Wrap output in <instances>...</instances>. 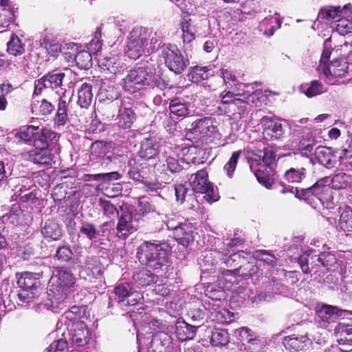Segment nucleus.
I'll use <instances>...</instances> for the list:
<instances>
[{"label":"nucleus","instance_id":"54","mask_svg":"<svg viewBox=\"0 0 352 352\" xmlns=\"http://www.w3.org/2000/svg\"><path fill=\"white\" fill-rule=\"evenodd\" d=\"M58 134L47 129H42L41 135L35 138L34 141H39L45 143L46 144V147L48 148L50 144H53L54 142L58 141Z\"/></svg>","mask_w":352,"mask_h":352},{"label":"nucleus","instance_id":"15","mask_svg":"<svg viewBox=\"0 0 352 352\" xmlns=\"http://www.w3.org/2000/svg\"><path fill=\"white\" fill-rule=\"evenodd\" d=\"M23 157L39 166H49L54 156L45 143L34 141L33 147L23 153Z\"/></svg>","mask_w":352,"mask_h":352},{"label":"nucleus","instance_id":"16","mask_svg":"<svg viewBox=\"0 0 352 352\" xmlns=\"http://www.w3.org/2000/svg\"><path fill=\"white\" fill-rule=\"evenodd\" d=\"M138 226V221L133 218L132 213L127 210H122L121 214L118 217L116 235L120 239H126L137 230Z\"/></svg>","mask_w":352,"mask_h":352},{"label":"nucleus","instance_id":"10","mask_svg":"<svg viewBox=\"0 0 352 352\" xmlns=\"http://www.w3.org/2000/svg\"><path fill=\"white\" fill-rule=\"evenodd\" d=\"M166 225L173 231L175 239L184 246H188L194 239L193 228L190 223L181 222L175 214L166 215Z\"/></svg>","mask_w":352,"mask_h":352},{"label":"nucleus","instance_id":"49","mask_svg":"<svg viewBox=\"0 0 352 352\" xmlns=\"http://www.w3.org/2000/svg\"><path fill=\"white\" fill-rule=\"evenodd\" d=\"M38 130V127L32 125L23 126L15 133V137L20 142H27L32 140Z\"/></svg>","mask_w":352,"mask_h":352},{"label":"nucleus","instance_id":"35","mask_svg":"<svg viewBox=\"0 0 352 352\" xmlns=\"http://www.w3.org/2000/svg\"><path fill=\"white\" fill-rule=\"evenodd\" d=\"M118 125L122 129H129L136 119L135 113L131 108H124L119 111Z\"/></svg>","mask_w":352,"mask_h":352},{"label":"nucleus","instance_id":"28","mask_svg":"<svg viewBox=\"0 0 352 352\" xmlns=\"http://www.w3.org/2000/svg\"><path fill=\"white\" fill-rule=\"evenodd\" d=\"M84 268L87 275L91 278H98L103 273V267L97 256H87Z\"/></svg>","mask_w":352,"mask_h":352},{"label":"nucleus","instance_id":"55","mask_svg":"<svg viewBox=\"0 0 352 352\" xmlns=\"http://www.w3.org/2000/svg\"><path fill=\"white\" fill-rule=\"evenodd\" d=\"M101 38V28H97L93 38L89 43L87 46L89 51L92 54H97L101 50L102 45V41Z\"/></svg>","mask_w":352,"mask_h":352},{"label":"nucleus","instance_id":"46","mask_svg":"<svg viewBox=\"0 0 352 352\" xmlns=\"http://www.w3.org/2000/svg\"><path fill=\"white\" fill-rule=\"evenodd\" d=\"M330 177H326L317 181L312 186L314 197L320 201L322 199V195L329 190Z\"/></svg>","mask_w":352,"mask_h":352},{"label":"nucleus","instance_id":"3","mask_svg":"<svg viewBox=\"0 0 352 352\" xmlns=\"http://www.w3.org/2000/svg\"><path fill=\"white\" fill-rule=\"evenodd\" d=\"M51 283L56 287V292H53L52 294H48L50 298L48 299L49 302L45 303V306L54 311L56 309H62L68 292L75 285L76 278L69 270L57 267L53 271Z\"/></svg>","mask_w":352,"mask_h":352},{"label":"nucleus","instance_id":"37","mask_svg":"<svg viewBox=\"0 0 352 352\" xmlns=\"http://www.w3.org/2000/svg\"><path fill=\"white\" fill-rule=\"evenodd\" d=\"M74 253L69 244H63L57 248L54 256L55 261L60 263H66L73 261Z\"/></svg>","mask_w":352,"mask_h":352},{"label":"nucleus","instance_id":"23","mask_svg":"<svg viewBox=\"0 0 352 352\" xmlns=\"http://www.w3.org/2000/svg\"><path fill=\"white\" fill-rule=\"evenodd\" d=\"M98 67L102 72L114 75L120 74L124 70L123 63L115 56L99 59Z\"/></svg>","mask_w":352,"mask_h":352},{"label":"nucleus","instance_id":"45","mask_svg":"<svg viewBox=\"0 0 352 352\" xmlns=\"http://www.w3.org/2000/svg\"><path fill=\"white\" fill-rule=\"evenodd\" d=\"M285 179L289 183H300L306 177L305 168H291L284 175Z\"/></svg>","mask_w":352,"mask_h":352},{"label":"nucleus","instance_id":"25","mask_svg":"<svg viewBox=\"0 0 352 352\" xmlns=\"http://www.w3.org/2000/svg\"><path fill=\"white\" fill-rule=\"evenodd\" d=\"M159 147V142L155 138H145L141 144L139 156L146 160L153 159L157 155Z\"/></svg>","mask_w":352,"mask_h":352},{"label":"nucleus","instance_id":"1","mask_svg":"<svg viewBox=\"0 0 352 352\" xmlns=\"http://www.w3.org/2000/svg\"><path fill=\"white\" fill-rule=\"evenodd\" d=\"M120 85L125 91L134 94L147 87L163 90L168 83L159 75L153 74L148 66L136 65L128 71L121 80Z\"/></svg>","mask_w":352,"mask_h":352},{"label":"nucleus","instance_id":"38","mask_svg":"<svg viewBox=\"0 0 352 352\" xmlns=\"http://www.w3.org/2000/svg\"><path fill=\"white\" fill-rule=\"evenodd\" d=\"M147 339L151 340V344H158L160 343L162 346L165 347L166 349H173V347H170L172 343L171 336L164 331L156 332L154 334L149 333L147 334Z\"/></svg>","mask_w":352,"mask_h":352},{"label":"nucleus","instance_id":"60","mask_svg":"<svg viewBox=\"0 0 352 352\" xmlns=\"http://www.w3.org/2000/svg\"><path fill=\"white\" fill-rule=\"evenodd\" d=\"M253 256L258 261L263 262L270 266H274L276 258L274 255L267 253L266 251L259 250L254 253Z\"/></svg>","mask_w":352,"mask_h":352},{"label":"nucleus","instance_id":"8","mask_svg":"<svg viewBox=\"0 0 352 352\" xmlns=\"http://www.w3.org/2000/svg\"><path fill=\"white\" fill-rule=\"evenodd\" d=\"M150 34L142 28H133L129 33L125 49L126 55L131 59L137 60L147 52Z\"/></svg>","mask_w":352,"mask_h":352},{"label":"nucleus","instance_id":"22","mask_svg":"<svg viewBox=\"0 0 352 352\" xmlns=\"http://www.w3.org/2000/svg\"><path fill=\"white\" fill-rule=\"evenodd\" d=\"M314 155L318 162L327 168L334 167L336 164L335 155L330 147L318 146L315 150Z\"/></svg>","mask_w":352,"mask_h":352},{"label":"nucleus","instance_id":"36","mask_svg":"<svg viewBox=\"0 0 352 352\" xmlns=\"http://www.w3.org/2000/svg\"><path fill=\"white\" fill-rule=\"evenodd\" d=\"M129 177L135 181L146 184V177L144 175L142 164H139L135 159H130L128 162Z\"/></svg>","mask_w":352,"mask_h":352},{"label":"nucleus","instance_id":"11","mask_svg":"<svg viewBox=\"0 0 352 352\" xmlns=\"http://www.w3.org/2000/svg\"><path fill=\"white\" fill-rule=\"evenodd\" d=\"M65 77V73L58 69H54L34 81V95H40L44 89H51L62 93H65V89L62 88L63 81Z\"/></svg>","mask_w":352,"mask_h":352},{"label":"nucleus","instance_id":"12","mask_svg":"<svg viewBox=\"0 0 352 352\" xmlns=\"http://www.w3.org/2000/svg\"><path fill=\"white\" fill-rule=\"evenodd\" d=\"M190 131L195 136L206 143L211 142L220 137L217 126L210 117H205L192 122Z\"/></svg>","mask_w":352,"mask_h":352},{"label":"nucleus","instance_id":"53","mask_svg":"<svg viewBox=\"0 0 352 352\" xmlns=\"http://www.w3.org/2000/svg\"><path fill=\"white\" fill-rule=\"evenodd\" d=\"M79 231L80 234L86 236L89 240H94L100 235V231L97 230L95 225L87 221L82 223Z\"/></svg>","mask_w":352,"mask_h":352},{"label":"nucleus","instance_id":"19","mask_svg":"<svg viewBox=\"0 0 352 352\" xmlns=\"http://www.w3.org/2000/svg\"><path fill=\"white\" fill-rule=\"evenodd\" d=\"M311 342L306 336L285 337L283 341L286 350L290 352H297L305 350L311 344Z\"/></svg>","mask_w":352,"mask_h":352},{"label":"nucleus","instance_id":"30","mask_svg":"<svg viewBox=\"0 0 352 352\" xmlns=\"http://www.w3.org/2000/svg\"><path fill=\"white\" fill-rule=\"evenodd\" d=\"M41 233L45 239L56 241L61 237L63 230L56 221L48 219L45 221L44 226L42 228Z\"/></svg>","mask_w":352,"mask_h":352},{"label":"nucleus","instance_id":"31","mask_svg":"<svg viewBox=\"0 0 352 352\" xmlns=\"http://www.w3.org/2000/svg\"><path fill=\"white\" fill-rule=\"evenodd\" d=\"M92 85L87 82L82 83L78 89L77 104L81 107L87 109L93 100Z\"/></svg>","mask_w":352,"mask_h":352},{"label":"nucleus","instance_id":"21","mask_svg":"<svg viewBox=\"0 0 352 352\" xmlns=\"http://www.w3.org/2000/svg\"><path fill=\"white\" fill-rule=\"evenodd\" d=\"M318 69L319 72L322 73L328 78L333 76L340 78L348 74L349 65L345 62L338 63L336 61L332 63L330 66L321 64L318 66Z\"/></svg>","mask_w":352,"mask_h":352},{"label":"nucleus","instance_id":"27","mask_svg":"<svg viewBox=\"0 0 352 352\" xmlns=\"http://www.w3.org/2000/svg\"><path fill=\"white\" fill-rule=\"evenodd\" d=\"M197 327L184 320H177L175 324V335L180 341L192 339L196 334Z\"/></svg>","mask_w":352,"mask_h":352},{"label":"nucleus","instance_id":"58","mask_svg":"<svg viewBox=\"0 0 352 352\" xmlns=\"http://www.w3.org/2000/svg\"><path fill=\"white\" fill-rule=\"evenodd\" d=\"M221 76L224 83L228 87H233L238 85V81L234 72L228 68H222L221 69Z\"/></svg>","mask_w":352,"mask_h":352},{"label":"nucleus","instance_id":"7","mask_svg":"<svg viewBox=\"0 0 352 352\" xmlns=\"http://www.w3.org/2000/svg\"><path fill=\"white\" fill-rule=\"evenodd\" d=\"M160 57L165 65L175 74L183 73L190 64L188 58L184 56L177 46L164 43L160 47Z\"/></svg>","mask_w":352,"mask_h":352},{"label":"nucleus","instance_id":"52","mask_svg":"<svg viewBox=\"0 0 352 352\" xmlns=\"http://www.w3.org/2000/svg\"><path fill=\"white\" fill-rule=\"evenodd\" d=\"M181 29L183 32L182 39L184 43H190L195 38V29L190 21H182L181 23Z\"/></svg>","mask_w":352,"mask_h":352},{"label":"nucleus","instance_id":"57","mask_svg":"<svg viewBox=\"0 0 352 352\" xmlns=\"http://www.w3.org/2000/svg\"><path fill=\"white\" fill-rule=\"evenodd\" d=\"M325 91L326 89L324 85L318 80L311 81L306 90L304 91L305 95L309 98L321 94Z\"/></svg>","mask_w":352,"mask_h":352},{"label":"nucleus","instance_id":"4","mask_svg":"<svg viewBox=\"0 0 352 352\" xmlns=\"http://www.w3.org/2000/svg\"><path fill=\"white\" fill-rule=\"evenodd\" d=\"M170 252V247L166 243L144 241L138 248L136 256L142 265L157 270L166 264Z\"/></svg>","mask_w":352,"mask_h":352},{"label":"nucleus","instance_id":"13","mask_svg":"<svg viewBox=\"0 0 352 352\" xmlns=\"http://www.w3.org/2000/svg\"><path fill=\"white\" fill-rule=\"evenodd\" d=\"M208 173L206 170H198L190 177L188 186H191L192 191L196 193L205 194L204 199L212 203L216 201L214 198V188L212 184L208 181Z\"/></svg>","mask_w":352,"mask_h":352},{"label":"nucleus","instance_id":"20","mask_svg":"<svg viewBox=\"0 0 352 352\" xmlns=\"http://www.w3.org/2000/svg\"><path fill=\"white\" fill-rule=\"evenodd\" d=\"M190 103L186 102L182 98H175L169 104L170 113L177 118H184L190 116L192 113Z\"/></svg>","mask_w":352,"mask_h":352},{"label":"nucleus","instance_id":"42","mask_svg":"<svg viewBox=\"0 0 352 352\" xmlns=\"http://www.w3.org/2000/svg\"><path fill=\"white\" fill-rule=\"evenodd\" d=\"M91 52L87 50H80L75 56V62L78 68L88 69L92 66Z\"/></svg>","mask_w":352,"mask_h":352},{"label":"nucleus","instance_id":"48","mask_svg":"<svg viewBox=\"0 0 352 352\" xmlns=\"http://www.w3.org/2000/svg\"><path fill=\"white\" fill-rule=\"evenodd\" d=\"M342 10L340 7H327L320 10L319 16L327 20H338L342 17Z\"/></svg>","mask_w":352,"mask_h":352},{"label":"nucleus","instance_id":"56","mask_svg":"<svg viewBox=\"0 0 352 352\" xmlns=\"http://www.w3.org/2000/svg\"><path fill=\"white\" fill-rule=\"evenodd\" d=\"M188 184H175V192L176 201L180 204H183L186 198L190 195L188 192L192 191V188L188 187Z\"/></svg>","mask_w":352,"mask_h":352},{"label":"nucleus","instance_id":"32","mask_svg":"<svg viewBox=\"0 0 352 352\" xmlns=\"http://www.w3.org/2000/svg\"><path fill=\"white\" fill-rule=\"evenodd\" d=\"M330 184L333 189H346L352 184V175L343 172L337 173L330 178Z\"/></svg>","mask_w":352,"mask_h":352},{"label":"nucleus","instance_id":"50","mask_svg":"<svg viewBox=\"0 0 352 352\" xmlns=\"http://www.w3.org/2000/svg\"><path fill=\"white\" fill-rule=\"evenodd\" d=\"M340 228L345 232H352V210H344L340 217Z\"/></svg>","mask_w":352,"mask_h":352},{"label":"nucleus","instance_id":"9","mask_svg":"<svg viewBox=\"0 0 352 352\" xmlns=\"http://www.w3.org/2000/svg\"><path fill=\"white\" fill-rule=\"evenodd\" d=\"M16 277L17 285L21 289L18 293L19 305L26 306L35 298L40 280L35 274L28 272L20 275L17 274Z\"/></svg>","mask_w":352,"mask_h":352},{"label":"nucleus","instance_id":"61","mask_svg":"<svg viewBox=\"0 0 352 352\" xmlns=\"http://www.w3.org/2000/svg\"><path fill=\"white\" fill-rule=\"evenodd\" d=\"M99 204L103 210L104 214L107 217L111 218L116 214L118 215V211L116 206L108 200L100 199Z\"/></svg>","mask_w":352,"mask_h":352},{"label":"nucleus","instance_id":"64","mask_svg":"<svg viewBox=\"0 0 352 352\" xmlns=\"http://www.w3.org/2000/svg\"><path fill=\"white\" fill-rule=\"evenodd\" d=\"M137 210L140 214L144 215L155 211V206L145 199H142L139 201Z\"/></svg>","mask_w":352,"mask_h":352},{"label":"nucleus","instance_id":"59","mask_svg":"<svg viewBox=\"0 0 352 352\" xmlns=\"http://www.w3.org/2000/svg\"><path fill=\"white\" fill-rule=\"evenodd\" d=\"M241 151H238L232 153L230 160L225 164L223 167L224 171H226L227 175L229 177H232L233 173L236 167L238 160L239 159Z\"/></svg>","mask_w":352,"mask_h":352},{"label":"nucleus","instance_id":"18","mask_svg":"<svg viewBox=\"0 0 352 352\" xmlns=\"http://www.w3.org/2000/svg\"><path fill=\"white\" fill-rule=\"evenodd\" d=\"M341 312L342 310L338 307L324 305L317 310V316L321 325L326 327L327 324L336 322L341 316Z\"/></svg>","mask_w":352,"mask_h":352},{"label":"nucleus","instance_id":"39","mask_svg":"<svg viewBox=\"0 0 352 352\" xmlns=\"http://www.w3.org/2000/svg\"><path fill=\"white\" fill-rule=\"evenodd\" d=\"M228 331L222 329H214L211 332L210 343L214 346H222L229 342Z\"/></svg>","mask_w":352,"mask_h":352},{"label":"nucleus","instance_id":"40","mask_svg":"<svg viewBox=\"0 0 352 352\" xmlns=\"http://www.w3.org/2000/svg\"><path fill=\"white\" fill-rule=\"evenodd\" d=\"M32 113L36 115L47 116L52 113L54 110V106L47 100L43 99L41 101H34L31 105Z\"/></svg>","mask_w":352,"mask_h":352},{"label":"nucleus","instance_id":"6","mask_svg":"<svg viewBox=\"0 0 352 352\" xmlns=\"http://www.w3.org/2000/svg\"><path fill=\"white\" fill-rule=\"evenodd\" d=\"M115 300L110 299L109 307H116L118 309L131 312V308L143 300V295L133 291L129 283L118 284L114 289Z\"/></svg>","mask_w":352,"mask_h":352},{"label":"nucleus","instance_id":"17","mask_svg":"<svg viewBox=\"0 0 352 352\" xmlns=\"http://www.w3.org/2000/svg\"><path fill=\"white\" fill-rule=\"evenodd\" d=\"M89 340V331L82 321L74 322L70 332V341L78 346L86 345Z\"/></svg>","mask_w":352,"mask_h":352},{"label":"nucleus","instance_id":"2","mask_svg":"<svg viewBox=\"0 0 352 352\" xmlns=\"http://www.w3.org/2000/svg\"><path fill=\"white\" fill-rule=\"evenodd\" d=\"M245 158L259 184L270 189L274 184L276 155L272 151H248Z\"/></svg>","mask_w":352,"mask_h":352},{"label":"nucleus","instance_id":"33","mask_svg":"<svg viewBox=\"0 0 352 352\" xmlns=\"http://www.w3.org/2000/svg\"><path fill=\"white\" fill-rule=\"evenodd\" d=\"M164 160H160L159 163L156 164L157 170L164 172L170 171V173H178L182 167L180 165L179 161L170 156L164 157Z\"/></svg>","mask_w":352,"mask_h":352},{"label":"nucleus","instance_id":"44","mask_svg":"<svg viewBox=\"0 0 352 352\" xmlns=\"http://www.w3.org/2000/svg\"><path fill=\"white\" fill-rule=\"evenodd\" d=\"M7 51L13 56H19L25 52V45L17 36L12 34L10 41L7 43Z\"/></svg>","mask_w":352,"mask_h":352},{"label":"nucleus","instance_id":"51","mask_svg":"<svg viewBox=\"0 0 352 352\" xmlns=\"http://www.w3.org/2000/svg\"><path fill=\"white\" fill-rule=\"evenodd\" d=\"M85 180H95L100 182H111L118 180L120 177V175L118 172H111L107 173H99V174H87L85 175Z\"/></svg>","mask_w":352,"mask_h":352},{"label":"nucleus","instance_id":"29","mask_svg":"<svg viewBox=\"0 0 352 352\" xmlns=\"http://www.w3.org/2000/svg\"><path fill=\"white\" fill-rule=\"evenodd\" d=\"M59 96L57 111L55 116V123L58 126L65 125L68 120V101L66 98L65 94L64 91L59 93L57 91Z\"/></svg>","mask_w":352,"mask_h":352},{"label":"nucleus","instance_id":"24","mask_svg":"<svg viewBox=\"0 0 352 352\" xmlns=\"http://www.w3.org/2000/svg\"><path fill=\"white\" fill-rule=\"evenodd\" d=\"M263 98L261 89H254L252 85L243 84V103L250 107H258L261 104Z\"/></svg>","mask_w":352,"mask_h":352},{"label":"nucleus","instance_id":"41","mask_svg":"<svg viewBox=\"0 0 352 352\" xmlns=\"http://www.w3.org/2000/svg\"><path fill=\"white\" fill-rule=\"evenodd\" d=\"M119 96V91L113 85H104L100 87L99 91L100 100L112 102L117 100Z\"/></svg>","mask_w":352,"mask_h":352},{"label":"nucleus","instance_id":"34","mask_svg":"<svg viewBox=\"0 0 352 352\" xmlns=\"http://www.w3.org/2000/svg\"><path fill=\"white\" fill-rule=\"evenodd\" d=\"M133 280L138 286L145 287L156 283L157 277L149 270H142L134 273Z\"/></svg>","mask_w":352,"mask_h":352},{"label":"nucleus","instance_id":"63","mask_svg":"<svg viewBox=\"0 0 352 352\" xmlns=\"http://www.w3.org/2000/svg\"><path fill=\"white\" fill-rule=\"evenodd\" d=\"M84 307L73 306L71 309L65 312V317L74 322L79 321L78 319L81 317V311L85 312Z\"/></svg>","mask_w":352,"mask_h":352},{"label":"nucleus","instance_id":"26","mask_svg":"<svg viewBox=\"0 0 352 352\" xmlns=\"http://www.w3.org/2000/svg\"><path fill=\"white\" fill-rule=\"evenodd\" d=\"M281 23L278 16H270L260 22L258 28L264 36L271 37L275 31L280 28Z\"/></svg>","mask_w":352,"mask_h":352},{"label":"nucleus","instance_id":"5","mask_svg":"<svg viewBox=\"0 0 352 352\" xmlns=\"http://www.w3.org/2000/svg\"><path fill=\"white\" fill-rule=\"evenodd\" d=\"M311 252L312 251H307L301 255L298 263L304 273H312V275L318 274L314 279L318 283H320L324 274L322 267L327 270L336 268L338 261L336 256L330 252H322L318 256L310 257Z\"/></svg>","mask_w":352,"mask_h":352},{"label":"nucleus","instance_id":"43","mask_svg":"<svg viewBox=\"0 0 352 352\" xmlns=\"http://www.w3.org/2000/svg\"><path fill=\"white\" fill-rule=\"evenodd\" d=\"M208 69L206 67L195 66L190 67L188 74V80L192 82H199L208 78Z\"/></svg>","mask_w":352,"mask_h":352},{"label":"nucleus","instance_id":"47","mask_svg":"<svg viewBox=\"0 0 352 352\" xmlns=\"http://www.w3.org/2000/svg\"><path fill=\"white\" fill-rule=\"evenodd\" d=\"M248 340V346L245 347L249 352H257L260 349V341L252 334V331L243 327V340Z\"/></svg>","mask_w":352,"mask_h":352},{"label":"nucleus","instance_id":"62","mask_svg":"<svg viewBox=\"0 0 352 352\" xmlns=\"http://www.w3.org/2000/svg\"><path fill=\"white\" fill-rule=\"evenodd\" d=\"M336 28L340 34L350 33L352 32V22L346 19H338Z\"/></svg>","mask_w":352,"mask_h":352},{"label":"nucleus","instance_id":"14","mask_svg":"<svg viewBox=\"0 0 352 352\" xmlns=\"http://www.w3.org/2000/svg\"><path fill=\"white\" fill-rule=\"evenodd\" d=\"M285 121L276 116H263L259 124L263 129V135L267 140H280L283 138L285 131L282 122Z\"/></svg>","mask_w":352,"mask_h":352}]
</instances>
